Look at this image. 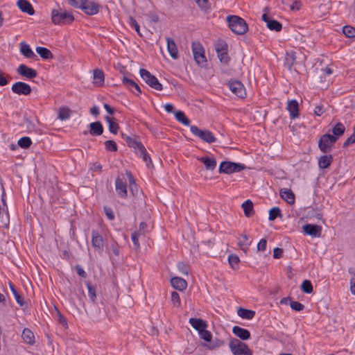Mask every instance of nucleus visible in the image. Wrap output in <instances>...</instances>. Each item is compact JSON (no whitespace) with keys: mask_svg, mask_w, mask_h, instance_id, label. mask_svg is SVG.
<instances>
[{"mask_svg":"<svg viewBox=\"0 0 355 355\" xmlns=\"http://www.w3.org/2000/svg\"><path fill=\"white\" fill-rule=\"evenodd\" d=\"M229 27L235 34L243 35L248 31L245 21L236 15H230L227 17Z\"/></svg>","mask_w":355,"mask_h":355,"instance_id":"nucleus-1","label":"nucleus"},{"mask_svg":"<svg viewBox=\"0 0 355 355\" xmlns=\"http://www.w3.org/2000/svg\"><path fill=\"white\" fill-rule=\"evenodd\" d=\"M51 20L55 25L71 24L74 17L70 12L60 9H53L51 11Z\"/></svg>","mask_w":355,"mask_h":355,"instance_id":"nucleus-2","label":"nucleus"},{"mask_svg":"<svg viewBox=\"0 0 355 355\" xmlns=\"http://www.w3.org/2000/svg\"><path fill=\"white\" fill-rule=\"evenodd\" d=\"M229 346L234 355H252L248 345L239 339H231Z\"/></svg>","mask_w":355,"mask_h":355,"instance_id":"nucleus-3","label":"nucleus"},{"mask_svg":"<svg viewBox=\"0 0 355 355\" xmlns=\"http://www.w3.org/2000/svg\"><path fill=\"white\" fill-rule=\"evenodd\" d=\"M337 141V137L330 134L322 135L318 141V148L324 153H327L331 150L332 146Z\"/></svg>","mask_w":355,"mask_h":355,"instance_id":"nucleus-4","label":"nucleus"},{"mask_svg":"<svg viewBox=\"0 0 355 355\" xmlns=\"http://www.w3.org/2000/svg\"><path fill=\"white\" fill-rule=\"evenodd\" d=\"M139 73L142 79L150 87L157 91L162 90V85L159 82L158 79L155 76L152 75L148 71L145 69H141Z\"/></svg>","mask_w":355,"mask_h":355,"instance_id":"nucleus-5","label":"nucleus"},{"mask_svg":"<svg viewBox=\"0 0 355 355\" xmlns=\"http://www.w3.org/2000/svg\"><path fill=\"white\" fill-rule=\"evenodd\" d=\"M191 132L203 141L212 144L216 141V137L213 133L208 130H200L196 125L190 126Z\"/></svg>","mask_w":355,"mask_h":355,"instance_id":"nucleus-6","label":"nucleus"},{"mask_svg":"<svg viewBox=\"0 0 355 355\" xmlns=\"http://www.w3.org/2000/svg\"><path fill=\"white\" fill-rule=\"evenodd\" d=\"M192 51L194 60L198 64L202 65L207 62L204 49L200 42H192Z\"/></svg>","mask_w":355,"mask_h":355,"instance_id":"nucleus-7","label":"nucleus"},{"mask_svg":"<svg viewBox=\"0 0 355 355\" xmlns=\"http://www.w3.org/2000/svg\"><path fill=\"white\" fill-rule=\"evenodd\" d=\"M12 92L18 95H29L32 92L31 86L24 82H17L11 87Z\"/></svg>","mask_w":355,"mask_h":355,"instance_id":"nucleus-8","label":"nucleus"},{"mask_svg":"<svg viewBox=\"0 0 355 355\" xmlns=\"http://www.w3.org/2000/svg\"><path fill=\"white\" fill-rule=\"evenodd\" d=\"M78 8H80L85 14L89 15H96L99 10V6L97 3L87 0H83L81 5Z\"/></svg>","mask_w":355,"mask_h":355,"instance_id":"nucleus-9","label":"nucleus"},{"mask_svg":"<svg viewBox=\"0 0 355 355\" xmlns=\"http://www.w3.org/2000/svg\"><path fill=\"white\" fill-rule=\"evenodd\" d=\"M229 88L239 98H244L246 95L245 89L241 81L233 80L229 83Z\"/></svg>","mask_w":355,"mask_h":355,"instance_id":"nucleus-10","label":"nucleus"},{"mask_svg":"<svg viewBox=\"0 0 355 355\" xmlns=\"http://www.w3.org/2000/svg\"><path fill=\"white\" fill-rule=\"evenodd\" d=\"M17 72L21 76H24L28 79H33L37 76L36 70L27 67L26 65L21 64L17 69Z\"/></svg>","mask_w":355,"mask_h":355,"instance_id":"nucleus-11","label":"nucleus"},{"mask_svg":"<svg viewBox=\"0 0 355 355\" xmlns=\"http://www.w3.org/2000/svg\"><path fill=\"white\" fill-rule=\"evenodd\" d=\"M303 230L307 235L313 237H320L322 232V227L318 225L306 224L303 226Z\"/></svg>","mask_w":355,"mask_h":355,"instance_id":"nucleus-12","label":"nucleus"},{"mask_svg":"<svg viewBox=\"0 0 355 355\" xmlns=\"http://www.w3.org/2000/svg\"><path fill=\"white\" fill-rule=\"evenodd\" d=\"M287 110L290 113V116L292 119H296L299 116V106L296 100H291L288 102Z\"/></svg>","mask_w":355,"mask_h":355,"instance_id":"nucleus-13","label":"nucleus"},{"mask_svg":"<svg viewBox=\"0 0 355 355\" xmlns=\"http://www.w3.org/2000/svg\"><path fill=\"white\" fill-rule=\"evenodd\" d=\"M115 187L117 194L121 198L127 196V184L123 182L119 178L115 180Z\"/></svg>","mask_w":355,"mask_h":355,"instance_id":"nucleus-14","label":"nucleus"},{"mask_svg":"<svg viewBox=\"0 0 355 355\" xmlns=\"http://www.w3.org/2000/svg\"><path fill=\"white\" fill-rule=\"evenodd\" d=\"M17 5L23 12L30 15H33L35 13L33 7L27 0H19Z\"/></svg>","mask_w":355,"mask_h":355,"instance_id":"nucleus-15","label":"nucleus"},{"mask_svg":"<svg viewBox=\"0 0 355 355\" xmlns=\"http://www.w3.org/2000/svg\"><path fill=\"white\" fill-rule=\"evenodd\" d=\"M232 333L243 340H248L250 338V331L239 326L233 327Z\"/></svg>","mask_w":355,"mask_h":355,"instance_id":"nucleus-16","label":"nucleus"},{"mask_svg":"<svg viewBox=\"0 0 355 355\" xmlns=\"http://www.w3.org/2000/svg\"><path fill=\"white\" fill-rule=\"evenodd\" d=\"M198 159L204 164L205 168L207 171H213L216 167V160L214 157L205 156L200 157Z\"/></svg>","mask_w":355,"mask_h":355,"instance_id":"nucleus-17","label":"nucleus"},{"mask_svg":"<svg viewBox=\"0 0 355 355\" xmlns=\"http://www.w3.org/2000/svg\"><path fill=\"white\" fill-rule=\"evenodd\" d=\"M167 49L172 58L176 60L178 58V51L174 40L172 38L167 37Z\"/></svg>","mask_w":355,"mask_h":355,"instance_id":"nucleus-18","label":"nucleus"},{"mask_svg":"<svg viewBox=\"0 0 355 355\" xmlns=\"http://www.w3.org/2000/svg\"><path fill=\"white\" fill-rule=\"evenodd\" d=\"M171 284L172 286L179 291H183L184 290L187 286V282L178 277H174L171 279Z\"/></svg>","mask_w":355,"mask_h":355,"instance_id":"nucleus-19","label":"nucleus"},{"mask_svg":"<svg viewBox=\"0 0 355 355\" xmlns=\"http://www.w3.org/2000/svg\"><path fill=\"white\" fill-rule=\"evenodd\" d=\"M189 323L196 330L198 331V332L202 331L207 327L206 322L200 318H191L189 319Z\"/></svg>","mask_w":355,"mask_h":355,"instance_id":"nucleus-20","label":"nucleus"},{"mask_svg":"<svg viewBox=\"0 0 355 355\" xmlns=\"http://www.w3.org/2000/svg\"><path fill=\"white\" fill-rule=\"evenodd\" d=\"M89 133L92 135L99 136L103 132V128L100 121L92 122L89 124Z\"/></svg>","mask_w":355,"mask_h":355,"instance_id":"nucleus-21","label":"nucleus"},{"mask_svg":"<svg viewBox=\"0 0 355 355\" xmlns=\"http://www.w3.org/2000/svg\"><path fill=\"white\" fill-rule=\"evenodd\" d=\"M20 51L27 58H34L36 57V55L31 50L29 45L24 42L20 43Z\"/></svg>","mask_w":355,"mask_h":355,"instance_id":"nucleus-22","label":"nucleus"},{"mask_svg":"<svg viewBox=\"0 0 355 355\" xmlns=\"http://www.w3.org/2000/svg\"><path fill=\"white\" fill-rule=\"evenodd\" d=\"M241 207L246 217H250L254 215V211L253 208V202L252 200L249 199L245 200L243 202Z\"/></svg>","mask_w":355,"mask_h":355,"instance_id":"nucleus-23","label":"nucleus"},{"mask_svg":"<svg viewBox=\"0 0 355 355\" xmlns=\"http://www.w3.org/2000/svg\"><path fill=\"white\" fill-rule=\"evenodd\" d=\"M281 197L288 204L292 205L295 202V195L291 189H284L280 191Z\"/></svg>","mask_w":355,"mask_h":355,"instance_id":"nucleus-24","label":"nucleus"},{"mask_svg":"<svg viewBox=\"0 0 355 355\" xmlns=\"http://www.w3.org/2000/svg\"><path fill=\"white\" fill-rule=\"evenodd\" d=\"M21 337L24 341L29 345H33L35 343V336L33 333L28 328H25L21 334Z\"/></svg>","mask_w":355,"mask_h":355,"instance_id":"nucleus-25","label":"nucleus"},{"mask_svg":"<svg viewBox=\"0 0 355 355\" xmlns=\"http://www.w3.org/2000/svg\"><path fill=\"white\" fill-rule=\"evenodd\" d=\"M333 162L332 155H322L320 157L318 165L320 168L324 169L328 168Z\"/></svg>","mask_w":355,"mask_h":355,"instance_id":"nucleus-26","label":"nucleus"},{"mask_svg":"<svg viewBox=\"0 0 355 355\" xmlns=\"http://www.w3.org/2000/svg\"><path fill=\"white\" fill-rule=\"evenodd\" d=\"M237 314L242 318L251 320L254 317L255 311L240 307L237 311Z\"/></svg>","mask_w":355,"mask_h":355,"instance_id":"nucleus-27","label":"nucleus"},{"mask_svg":"<svg viewBox=\"0 0 355 355\" xmlns=\"http://www.w3.org/2000/svg\"><path fill=\"white\" fill-rule=\"evenodd\" d=\"M218 171L220 173L230 174L234 173L233 171V162H223L220 163Z\"/></svg>","mask_w":355,"mask_h":355,"instance_id":"nucleus-28","label":"nucleus"},{"mask_svg":"<svg viewBox=\"0 0 355 355\" xmlns=\"http://www.w3.org/2000/svg\"><path fill=\"white\" fill-rule=\"evenodd\" d=\"M92 245L94 248L101 249L103 245L102 236L96 231H92Z\"/></svg>","mask_w":355,"mask_h":355,"instance_id":"nucleus-29","label":"nucleus"},{"mask_svg":"<svg viewBox=\"0 0 355 355\" xmlns=\"http://www.w3.org/2000/svg\"><path fill=\"white\" fill-rule=\"evenodd\" d=\"M35 51L43 59L48 60L53 58L51 51L45 47L38 46L36 48Z\"/></svg>","mask_w":355,"mask_h":355,"instance_id":"nucleus-30","label":"nucleus"},{"mask_svg":"<svg viewBox=\"0 0 355 355\" xmlns=\"http://www.w3.org/2000/svg\"><path fill=\"white\" fill-rule=\"evenodd\" d=\"M71 110L67 106L61 107L58 111V119L62 121L68 119L71 116Z\"/></svg>","mask_w":355,"mask_h":355,"instance_id":"nucleus-31","label":"nucleus"},{"mask_svg":"<svg viewBox=\"0 0 355 355\" xmlns=\"http://www.w3.org/2000/svg\"><path fill=\"white\" fill-rule=\"evenodd\" d=\"M126 142L128 143V146L133 148L137 150V152H139V150L144 148V146L140 141L135 140L130 138L129 136L126 137Z\"/></svg>","mask_w":355,"mask_h":355,"instance_id":"nucleus-32","label":"nucleus"},{"mask_svg":"<svg viewBox=\"0 0 355 355\" xmlns=\"http://www.w3.org/2000/svg\"><path fill=\"white\" fill-rule=\"evenodd\" d=\"M22 127H24L27 132H31L36 130L35 124L26 116L24 117L23 123L21 124Z\"/></svg>","mask_w":355,"mask_h":355,"instance_id":"nucleus-33","label":"nucleus"},{"mask_svg":"<svg viewBox=\"0 0 355 355\" xmlns=\"http://www.w3.org/2000/svg\"><path fill=\"white\" fill-rule=\"evenodd\" d=\"M123 83L125 84L129 88H135L136 91L138 92L137 95H139L141 93L140 87L132 80L128 78L125 76L123 78Z\"/></svg>","mask_w":355,"mask_h":355,"instance_id":"nucleus-34","label":"nucleus"},{"mask_svg":"<svg viewBox=\"0 0 355 355\" xmlns=\"http://www.w3.org/2000/svg\"><path fill=\"white\" fill-rule=\"evenodd\" d=\"M345 130V128L344 125L342 123H337L335 126L332 128V132L334 134L333 136H335L336 137H338L342 136Z\"/></svg>","mask_w":355,"mask_h":355,"instance_id":"nucleus-35","label":"nucleus"},{"mask_svg":"<svg viewBox=\"0 0 355 355\" xmlns=\"http://www.w3.org/2000/svg\"><path fill=\"white\" fill-rule=\"evenodd\" d=\"M127 175L128 177V179H129V187H130V192L132 193V194L133 196H135L138 193V188H137V186L135 182V180L131 174L130 172H128L127 171Z\"/></svg>","mask_w":355,"mask_h":355,"instance_id":"nucleus-36","label":"nucleus"},{"mask_svg":"<svg viewBox=\"0 0 355 355\" xmlns=\"http://www.w3.org/2000/svg\"><path fill=\"white\" fill-rule=\"evenodd\" d=\"M175 119L184 125H189L190 124V120L186 116L185 114L182 111H176L175 112Z\"/></svg>","mask_w":355,"mask_h":355,"instance_id":"nucleus-37","label":"nucleus"},{"mask_svg":"<svg viewBox=\"0 0 355 355\" xmlns=\"http://www.w3.org/2000/svg\"><path fill=\"white\" fill-rule=\"evenodd\" d=\"M228 261H229V263L232 269L236 270L239 268L240 259L236 254H230L228 257Z\"/></svg>","mask_w":355,"mask_h":355,"instance_id":"nucleus-38","label":"nucleus"},{"mask_svg":"<svg viewBox=\"0 0 355 355\" xmlns=\"http://www.w3.org/2000/svg\"><path fill=\"white\" fill-rule=\"evenodd\" d=\"M112 252L114 254V255L118 257V259L116 261V263L113 262L114 258L112 257V266L115 268H117L118 267L123 266V264L124 263V259H123V257H119V248H114L112 246Z\"/></svg>","mask_w":355,"mask_h":355,"instance_id":"nucleus-39","label":"nucleus"},{"mask_svg":"<svg viewBox=\"0 0 355 355\" xmlns=\"http://www.w3.org/2000/svg\"><path fill=\"white\" fill-rule=\"evenodd\" d=\"M267 27L271 31L279 32L282 30V25L277 20L270 19L267 21Z\"/></svg>","mask_w":355,"mask_h":355,"instance_id":"nucleus-40","label":"nucleus"},{"mask_svg":"<svg viewBox=\"0 0 355 355\" xmlns=\"http://www.w3.org/2000/svg\"><path fill=\"white\" fill-rule=\"evenodd\" d=\"M282 214L281 212V209L279 207H275L272 208L271 209H270L269 217H268L269 220H274L277 218H282Z\"/></svg>","mask_w":355,"mask_h":355,"instance_id":"nucleus-41","label":"nucleus"},{"mask_svg":"<svg viewBox=\"0 0 355 355\" xmlns=\"http://www.w3.org/2000/svg\"><path fill=\"white\" fill-rule=\"evenodd\" d=\"M137 153L142 157L144 162H145L146 163V166L149 168L150 165H152V161H151V159L149 156V155L148 154L145 147L144 148H142L141 150H139V152H137Z\"/></svg>","mask_w":355,"mask_h":355,"instance_id":"nucleus-42","label":"nucleus"},{"mask_svg":"<svg viewBox=\"0 0 355 355\" xmlns=\"http://www.w3.org/2000/svg\"><path fill=\"white\" fill-rule=\"evenodd\" d=\"M94 78L96 84L102 85L104 82V73L103 71L98 69L94 70Z\"/></svg>","mask_w":355,"mask_h":355,"instance_id":"nucleus-43","label":"nucleus"},{"mask_svg":"<svg viewBox=\"0 0 355 355\" xmlns=\"http://www.w3.org/2000/svg\"><path fill=\"white\" fill-rule=\"evenodd\" d=\"M343 33L347 37L355 39L354 27L349 25H346L343 28Z\"/></svg>","mask_w":355,"mask_h":355,"instance_id":"nucleus-44","label":"nucleus"},{"mask_svg":"<svg viewBox=\"0 0 355 355\" xmlns=\"http://www.w3.org/2000/svg\"><path fill=\"white\" fill-rule=\"evenodd\" d=\"M9 285H10V288L12 294L14 295L15 298L17 302L20 306H23L24 304V298L19 294V293L17 291V290L15 289L14 285L12 283L10 282Z\"/></svg>","mask_w":355,"mask_h":355,"instance_id":"nucleus-45","label":"nucleus"},{"mask_svg":"<svg viewBox=\"0 0 355 355\" xmlns=\"http://www.w3.org/2000/svg\"><path fill=\"white\" fill-rule=\"evenodd\" d=\"M302 291L307 294H310L313 292V286L309 280H304L301 284Z\"/></svg>","mask_w":355,"mask_h":355,"instance_id":"nucleus-46","label":"nucleus"},{"mask_svg":"<svg viewBox=\"0 0 355 355\" xmlns=\"http://www.w3.org/2000/svg\"><path fill=\"white\" fill-rule=\"evenodd\" d=\"M218 58L220 62L224 64H228L230 58L228 55V50L217 53Z\"/></svg>","mask_w":355,"mask_h":355,"instance_id":"nucleus-47","label":"nucleus"},{"mask_svg":"<svg viewBox=\"0 0 355 355\" xmlns=\"http://www.w3.org/2000/svg\"><path fill=\"white\" fill-rule=\"evenodd\" d=\"M18 145L22 148H28L31 146L32 141L30 137H24L18 140Z\"/></svg>","mask_w":355,"mask_h":355,"instance_id":"nucleus-48","label":"nucleus"},{"mask_svg":"<svg viewBox=\"0 0 355 355\" xmlns=\"http://www.w3.org/2000/svg\"><path fill=\"white\" fill-rule=\"evenodd\" d=\"M295 59V53L291 52L289 53H286V64L287 65L289 69H291L292 66L294 64Z\"/></svg>","mask_w":355,"mask_h":355,"instance_id":"nucleus-49","label":"nucleus"},{"mask_svg":"<svg viewBox=\"0 0 355 355\" xmlns=\"http://www.w3.org/2000/svg\"><path fill=\"white\" fill-rule=\"evenodd\" d=\"M224 345V342L217 338H215L214 340H211L209 341V344L207 345V347L209 349H214L216 347H219Z\"/></svg>","mask_w":355,"mask_h":355,"instance_id":"nucleus-50","label":"nucleus"},{"mask_svg":"<svg viewBox=\"0 0 355 355\" xmlns=\"http://www.w3.org/2000/svg\"><path fill=\"white\" fill-rule=\"evenodd\" d=\"M227 44L224 40H218L215 44V49L216 53H220L223 51L228 50Z\"/></svg>","mask_w":355,"mask_h":355,"instance_id":"nucleus-51","label":"nucleus"},{"mask_svg":"<svg viewBox=\"0 0 355 355\" xmlns=\"http://www.w3.org/2000/svg\"><path fill=\"white\" fill-rule=\"evenodd\" d=\"M148 225L145 222H141L139 224V230L135 231V233L140 236H145V234L148 232Z\"/></svg>","mask_w":355,"mask_h":355,"instance_id":"nucleus-52","label":"nucleus"},{"mask_svg":"<svg viewBox=\"0 0 355 355\" xmlns=\"http://www.w3.org/2000/svg\"><path fill=\"white\" fill-rule=\"evenodd\" d=\"M178 269L182 275H188L189 272V266L184 262H179L177 264Z\"/></svg>","mask_w":355,"mask_h":355,"instance_id":"nucleus-53","label":"nucleus"},{"mask_svg":"<svg viewBox=\"0 0 355 355\" xmlns=\"http://www.w3.org/2000/svg\"><path fill=\"white\" fill-rule=\"evenodd\" d=\"M171 301L175 306L180 307L181 305L180 297L179 294L176 291L171 293Z\"/></svg>","mask_w":355,"mask_h":355,"instance_id":"nucleus-54","label":"nucleus"},{"mask_svg":"<svg viewBox=\"0 0 355 355\" xmlns=\"http://www.w3.org/2000/svg\"><path fill=\"white\" fill-rule=\"evenodd\" d=\"M87 287L88 289L89 297L92 302L95 301L96 299V288L92 286L90 283L87 282Z\"/></svg>","mask_w":355,"mask_h":355,"instance_id":"nucleus-55","label":"nucleus"},{"mask_svg":"<svg viewBox=\"0 0 355 355\" xmlns=\"http://www.w3.org/2000/svg\"><path fill=\"white\" fill-rule=\"evenodd\" d=\"M199 334L202 339L209 343L212 338L211 334L210 331L206 330V329H204L202 331L199 332Z\"/></svg>","mask_w":355,"mask_h":355,"instance_id":"nucleus-56","label":"nucleus"},{"mask_svg":"<svg viewBox=\"0 0 355 355\" xmlns=\"http://www.w3.org/2000/svg\"><path fill=\"white\" fill-rule=\"evenodd\" d=\"M349 272L352 275L350 280V289L353 294L355 295V271L353 268H349Z\"/></svg>","mask_w":355,"mask_h":355,"instance_id":"nucleus-57","label":"nucleus"},{"mask_svg":"<svg viewBox=\"0 0 355 355\" xmlns=\"http://www.w3.org/2000/svg\"><path fill=\"white\" fill-rule=\"evenodd\" d=\"M291 308L296 311H300L304 309V306L297 301H291L290 302Z\"/></svg>","mask_w":355,"mask_h":355,"instance_id":"nucleus-58","label":"nucleus"},{"mask_svg":"<svg viewBox=\"0 0 355 355\" xmlns=\"http://www.w3.org/2000/svg\"><path fill=\"white\" fill-rule=\"evenodd\" d=\"M130 25L135 28V30L137 31L139 35L142 36L141 33H140V27L136 19H135L133 17H130Z\"/></svg>","mask_w":355,"mask_h":355,"instance_id":"nucleus-59","label":"nucleus"},{"mask_svg":"<svg viewBox=\"0 0 355 355\" xmlns=\"http://www.w3.org/2000/svg\"><path fill=\"white\" fill-rule=\"evenodd\" d=\"M200 8L203 10L209 9V3L208 0H194Z\"/></svg>","mask_w":355,"mask_h":355,"instance_id":"nucleus-60","label":"nucleus"},{"mask_svg":"<svg viewBox=\"0 0 355 355\" xmlns=\"http://www.w3.org/2000/svg\"><path fill=\"white\" fill-rule=\"evenodd\" d=\"M58 311V322L62 324L65 328H67V322L65 318L61 314V313L57 309Z\"/></svg>","mask_w":355,"mask_h":355,"instance_id":"nucleus-61","label":"nucleus"},{"mask_svg":"<svg viewBox=\"0 0 355 355\" xmlns=\"http://www.w3.org/2000/svg\"><path fill=\"white\" fill-rule=\"evenodd\" d=\"M267 241L265 239H261L257 244V250L259 251H265L266 249Z\"/></svg>","mask_w":355,"mask_h":355,"instance_id":"nucleus-62","label":"nucleus"},{"mask_svg":"<svg viewBox=\"0 0 355 355\" xmlns=\"http://www.w3.org/2000/svg\"><path fill=\"white\" fill-rule=\"evenodd\" d=\"M355 143V134L352 133V135L348 137L343 144V147L346 148L348 146Z\"/></svg>","mask_w":355,"mask_h":355,"instance_id":"nucleus-63","label":"nucleus"},{"mask_svg":"<svg viewBox=\"0 0 355 355\" xmlns=\"http://www.w3.org/2000/svg\"><path fill=\"white\" fill-rule=\"evenodd\" d=\"M284 250L279 248H275L273 250V257L275 259H279L283 256Z\"/></svg>","mask_w":355,"mask_h":355,"instance_id":"nucleus-64","label":"nucleus"}]
</instances>
